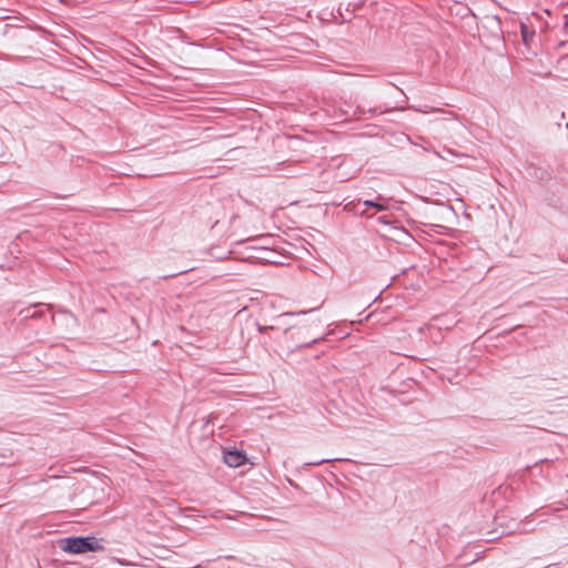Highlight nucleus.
Here are the masks:
<instances>
[{"label": "nucleus", "instance_id": "1", "mask_svg": "<svg viewBox=\"0 0 568 568\" xmlns=\"http://www.w3.org/2000/svg\"><path fill=\"white\" fill-rule=\"evenodd\" d=\"M59 548L64 552L74 555L104 549L101 540L93 536L63 538L59 541Z\"/></svg>", "mask_w": 568, "mask_h": 568}, {"label": "nucleus", "instance_id": "2", "mask_svg": "<svg viewBox=\"0 0 568 568\" xmlns=\"http://www.w3.org/2000/svg\"><path fill=\"white\" fill-rule=\"evenodd\" d=\"M224 462L230 467H240L245 464L246 456L237 450H230L224 454Z\"/></svg>", "mask_w": 568, "mask_h": 568}, {"label": "nucleus", "instance_id": "3", "mask_svg": "<svg viewBox=\"0 0 568 568\" xmlns=\"http://www.w3.org/2000/svg\"><path fill=\"white\" fill-rule=\"evenodd\" d=\"M520 31H521L523 41L526 44H529V42L532 40V38L535 36V32L532 30H529L525 23L520 24Z\"/></svg>", "mask_w": 568, "mask_h": 568}, {"label": "nucleus", "instance_id": "4", "mask_svg": "<svg viewBox=\"0 0 568 568\" xmlns=\"http://www.w3.org/2000/svg\"><path fill=\"white\" fill-rule=\"evenodd\" d=\"M558 63L561 67V72L564 77L568 80V70L566 69V65H568V57L560 59Z\"/></svg>", "mask_w": 568, "mask_h": 568}, {"label": "nucleus", "instance_id": "5", "mask_svg": "<svg viewBox=\"0 0 568 568\" xmlns=\"http://www.w3.org/2000/svg\"><path fill=\"white\" fill-rule=\"evenodd\" d=\"M364 204L373 206V207H376L378 211L386 210V206L384 204H381V203H376V202H372V201H365Z\"/></svg>", "mask_w": 568, "mask_h": 568}]
</instances>
